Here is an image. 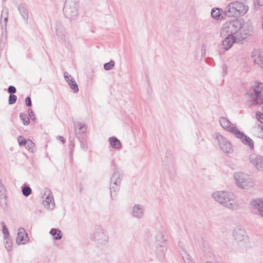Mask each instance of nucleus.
<instances>
[{
	"mask_svg": "<svg viewBox=\"0 0 263 263\" xmlns=\"http://www.w3.org/2000/svg\"><path fill=\"white\" fill-rule=\"evenodd\" d=\"M251 26L242 19H235L224 22L220 30L221 37L230 35L235 38L245 39L251 31Z\"/></svg>",
	"mask_w": 263,
	"mask_h": 263,
	"instance_id": "obj_1",
	"label": "nucleus"
},
{
	"mask_svg": "<svg viewBox=\"0 0 263 263\" xmlns=\"http://www.w3.org/2000/svg\"><path fill=\"white\" fill-rule=\"evenodd\" d=\"M211 196L214 201L229 210H236L239 207L236 195L232 192L226 190L216 191L212 193Z\"/></svg>",
	"mask_w": 263,
	"mask_h": 263,
	"instance_id": "obj_2",
	"label": "nucleus"
},
{
	"mask_svg": "<svg viewBox=\"0 0 263 263\" xmlns=\"http://www.w3.org/2000/svg\"><path fill=\"white\" fill-rule=\"evenodd\" d=\"M219 122L221 127L224 129L232 133L244 145L248 146L251 149H254V144L253 140L239 130L236 125L232 123L228 118L223 117H220L219 118Z\"/></svg>",
	"mask_w": 263,
	"mask_h": 263,
	"instance_id": "obj_3",
	"label": "nucleus"
},
{
	"mask_svg": "<svg viewBox=\"0 0 263 263\" xmlns=\"http://www.w3.org/2000/svg\"><path fill=\"white\" fill-rule=\"evenodd\" d=\"M236 185L242 190H250L254 186V182L249 175L243 172H236L234 174Z\"/></svg>",
	"mask_w": 263,
	"mask_h": 263,
	"instance_id": "obj_4",
	"label": "nucleus"
},
{
	"mask_svg": "<svg viewBox=\"0 0 263 263\" xmlns=\"http://www.w3.org/2000/svg\"><path fill=\"white\" fill-rule=\"evenodd\" d=\"M233 237L237 244L241 247H246L249 243V237L245 229L240 227H237L233 231Z\"/></svg>",
	"mask_w": 263,
	"mask_h": 263,
	"instance_id": "obj_5",
	"label": "nucleus"
},
{
	"mask_svg": "<svg viewBox=\"0 0 263 263\" xmlns=\"http://www.w3.org/2000/svg\"><path fill=\"white\" fill-rule=\"evenodd\" d=\"M215 140L217 141L219 148L223 153L232 154L234 152L231 143L220 134L217 133L214 135Z\"/></svg>",
	"mask_w": 263,
	"mask_h": 263,
	"instance_id": "obj_6",
	"label": "nucleus"
},
{
	"mask_svg": "<svg viewBox=\"0 0 263 263\" xmlns=\"http://www.w3.org/2000/svg\"><path fill=\"white\" fill-rule=\"evenodd\" d=\"M65 16L69 20H75L78 15V5L76 2L71 0L67 1L63 8Z\"/></svg>",
	"mask_w": 263,
	"mask_h": 263,
	"instance_id": "obj_7",
	"label": "nucleus"
},
{
	"mask_svg": "<svg viewBox=\"0 0 263 263\" xmlns=\"http://www.w3.org/2000/svg\"><path fill=\"white\" fill-rule=\"evenodd\" d=\"M92 239L99 245H105L108 241V236L106 231L100 226H97L92 234Z\"/></svg>",
	"mask_w": 263,
	"mask_h": 263,
	"instance_id": "obj_8",
	"label": "nucleus"
},
{
	"mask_svg": "<svg viewBox=\"0 0 263 263\" xmlns=\"http://www.w3.org/2000/svg\"><path fill=\"white\" fill-rule=\"evenodd\" d=\"M122 180V174L118 168H116L111 176L110 181V195L112 199L113 193H115V194H116V193L119 190Z\"/></svg>",
	"mask_w": 263,
	"mask_h": 263,
	"instance_id": "obj_9",
	"label": "nucleus"
},
{
	"mask_svg": "<svg viewBox=\"0 0 263 263\" xmlns=\"http://www.w3.org/2000/svg\"><path fill=\"white\" fill-rule=\"evenodd\" d=\"M55 35L58 41L63 46H68L70 44V37L64 27L57 24L55 27Z\"/></svg>",
	"mask_w": 263,
	"mask_h": 263,
	"instance_id": "obj_10",
	"label": "nucleus"
},
{
	"mask_svg": "<svg viewBox=\"0 0 263 263\" xmlns=\"http://www.w3.org/2000/svg\"><path fill=\"white\" fill-rule=\"evenodd\" d=\"M255 97L250 100L252 105L263 104V83H255L252 86Z\"/></svg>",
	"mask_w": 263,
	"mask_h": 263,
	"instance_id": "obj_11",
	"label": "nucleus"
},
{
	"mask_svg": "<svg viewBox=\"0 0 263 263\" xmlns=\"http://www.w3.org/2000/svg\"><path fill=\"white\" fill-rule=\"evenodd\" d=\"M42 204L48 210H53L55 207L54 197L51 191L49 189H45L42 195Z\"/></svg>",
	"mask_w": 263,
	"mask_h": 263,
	"instance_id": "obj_12",
	"label": "nucleus"
},
{
	"mask_svg": "<svg viewBox=\"0 0 263 263\" xmlns=\"http://www.w3.org/2000/svg\"><path fill=\"white\" fill-rule=\"evenodd\" d=\"M250 163L259 171H263V157L255 154H251L249 157Z\"/></svg>",
	"mask_w": 263,
	"mask_h": 263,
	"instance_id": "obj_13",
	"label": "nucleus"
},
{
	"mask_svg": "<svg viewBox=\"0 0 263 263\" xmlns=\"http://www.w3.org/2000/svg\"><path fill=\"white\" fill-rule=\"evenodd\" d=\"M156 240L157 241V252L160 255H164L167 250V245L162 233H160L156 236Z\"/></svg>",
	"mask_w": 263,
	"mask_h": 263,
	"instance_id": "obj_14",
	"label": "nucleus"
},
{
	"mask_svg": "<svg viewBox=\"0 0 263 263\" xmlns=\"http://www.w3.org/2000/svg\"><path fill=\"white\" fill-rule=\"evenodd\" d=\"M29 241V238L26 230L23 228H19L17 232V236L16 238V242L19 245L27 244Z\"/></svg>",
	"mask_w": 263,
	"mask_h": 263,
	"instance_id": "obj_15",
	"label": "nucleus"
},
{
	"mask_svg": "<svg viewBox=\"0 0 263 263\" xmlns=\"http://www.w3.org/2000/svg\"><path fill=\"white\" fill-rule=\"evenodd\" d=\"M251 208L263 218V200L260 198L252 199L250 202Z\"/></svg>",
	"mask_w": 263,
	"mask_h": 263,
	"instance_id": "obj_16",
	"label": "nucleus"
},
{
	"mask_svg": "<svg viewBox=\"0 0 263 263\" xmlns=\"http://www.w3.org/2000/svg\"><path fill=\"white\" fill-rule=\"evenodd\" d=\"M226 38L223 40L222 46L223 48L228 50L230 49L235 43L239 42L244 39L235 38V37L230 35H226Z\"/></svg>",
	"mask_w": 263,
	"mask_h": 263,
	"instance_id": "obj_17",
	"label": "nucleus"
},
{
	"mask_svg": "<svg viewBox=\"0 0 263 263\" xmlns=\"http://www.w3.org/2000/svg\"><path fill=\"white\" fill-rule=\"evenodd\" d=\"M233 3L237 9L238 14L244 15L248 11L249 7L243 2L236 1Z\"/></svg>",
	"mask_w": 263,
	"mask_h": 263,
	"instance_id": "obj_18",
	"label": "nucleus"
},
{
	"mask_svg": "<svg viewBox=\"0 0 263 263\" xmlns=\"http://www.w3.org/2000/svg\"><path fill=\"white\" fill-rule=\"evenodd\" d=\"M252 57L254 62L261 66L263 65V52L259 50H254L252 53Z\"/></svg>",
	"mask_w": 263,
	"mask_h": 263,
	"instance_id": "obj_19",
	"label": "nucleus"
},
{
	"mask_svg": "<svg viewBox=\"0 0 263 263\" xmlns=\"http://www.w3.org/2000/svg\"><path fill=\"white\" fill-rule=\"evenodd\" d=\"M144 212V209L142 205L140 204H135L132 209V215L134 217L141 218L143 217Z\"/></svg>",
	"mask_w": 263,
	"mask_h": 263,
	"instance_id": "obj_20",
	"label": "nucleus"
},
{
	"mask_svg": "<svg viewBox=\"0 0 263 263\" xmlns=\"http://www.w3.org/2000/svg\"><path fill=\"white\" fill-rule=\"evenodd\" d=\"M236 10L233 3H231L225 9V15L229 17L236 16L238 15Z\"/></svg>",
	"mask_w": 263,
	"mask_h": 263,
	"instance_id": "obj_21",
	"label": "nucleus"
},
{
	"mask_svg": "<svg viewBox=\"0 0 263 263\" xmlns=\"http://www.w3.org/2000/svg\"><path fill=\"white\" fill-rule=\"evenodd\" d=\"M109 142L111 146L115 149H119L121 147V143L119 140L115 137L109 138Z\"/></svg>",
	"mask_w": 263,
	"mask_h": 263,
	"instance_id": "obj_22",
	"label": "nucleus"
},
{
	"mask_svg": "<svg viewBox=\"0 0 263 263\" xmlns=\"http://www.w3.org/2000/svg\"><path fill=\"white\" fill-rule=\"evenodd\" d=\"M5 189L3 184L0 182V204L3 206L6 204L5 196Z\"/></svg>",
	"mask_w": 263,
	"mask_h": 263,
	"instance_id": "obj_23",
	"label": "nucleus"
},
{
	"mask_svg": "<svg viewBox=\"0 0 263 263\" xmlns=\"http://www.w3.org/2000/svg\"><path fill=\"white\" fill-rule=\"evenodd\" d=\"M76 131H78L80 134L85 133L87 130V125L85 124L77 123L74 124Z\"/></svg>",
	"mask_w": 263,
	"mask_h": 263,
	"instance_id": "obj_24",
	"label": "nucleus"
},
{
	"mask_svg": "<svg viewBox=\"0 0 263 263\" xmlns=\"http://www.w3.org/2000/svg\"><path fill=\"white\" fill-rule=\"evenodd\" d=\"M18 10L23 19L27 22L28 18V12L27 9L24 5H20L18 6Z\"/></svg>",
	"mask_w": 263,
	"mask_h": 263,
	"instance_id": "obj_25",
	"label": "nucleus"
},
{
	"mask_svg": "<svg viewBox=\"0 0 263 263\" xmlns=\"http://www.w3.org/2000/svg\"><path fill=\"white\" fill-rule=\"evenodd\" d=\"M50 234L53 237L55 240H59L62 238L61 232L58 229H51L50 231Z\"/></svg>",
	"mask_w": 263,
	"mask_h": 263,
	"instance_id": "obj_26",
	"label": "nucleus"
},
{
	"mask_svg": "<svg viewBox=\"0 0 263 263\" xmlns=\"http://www.w3.org/2000/svg\"><path fill=\"white\" fill-rule=\"evenodd\" d=\"M5 241V247L8 251L12 250V241L10 237L4 238Z\"/></svg>",
	"mask_w": 263,
	"mask_h": 263,
	"instance_id": "obj_27",
	"label": "nucleus"
},
{
	"mask_svg": "<svg viewBox=\"0 0 263 263\" xmlns=\"http://www.w3.org/2000/svg\"><path fill=\"white\" fill-rule=\"evenodd\" d=\"M221 10L218 8L212 9L211 11V16L215 19L219 18L221 14Z\"/></svg>",
	"mask_w": 263,
	"mask_h": 263,
	"instance_id": "obj_28",
	"label": "nucleus"
},
{
	"mask_svg": "<svg viewBox=\"0 0 263 263\" xmlns=\"http://www.w3.org/2000/svg\"><path fill=\"white\" fill-rule=\"evenodd\" d=\"M25 146L26 148L31 152H34L35 150V144L29 139H27V142Z\"/></svg>",
	"mask_w": 263,
	"mask_h": 263,
	"instance_id": "obj_29",
	"label": "nucleus"
},
{
	"mask_svg": "<svg viewBox=\"0 0 263 263\" xmlns=\"http://www.w3.org/2000/svg\"><path fill=\"white\" fill-rule=\"evenodd\" d=\"M64 78L69 86L76 82L72 77L67 72L64 73Z\"/></svg>",
	"mask_w": 263,
	"mask_h": 263,
	"instance_id": "obj_30",
	"label": "nucleus"
},
{
	"mask_svg": "<svg viewBox=\"0 0 263 263\" xmlns=\"http://www.w3.org/2000/svg\"><path fill=\"white\" fill-rule=\"evenodd\" d=\"M6 14V17L4 18V22L1 20V25L3 28L4 27H6L7 23L8 21V9L7 8L3 9V14Z\"/></svg>",
	"mask_w": 263,
	"mask_h": 263,
	"instance_id": "obj_31",
	"label": "nucleus"
},
{
	"mask_svg": "<svg viewBox=\"0 0 263 263\" xmlns=\"http://www.w3.org/2000/svg\"><path fill=\"white\" fill-rule=\"evenodd\" d=\"M20 118L23 121L24 124L27 125L29 124V118L27 115L24 113H21L20 115Z\"/></svg>",
	"mask_w": 263,
	"mask_h": 263,
	"instance_id": "obj_32",
	"label": "nucleus"
},
{
	"mask_svg": "<svg viewBox=\"0 0 263 263\" xmlns=\"http://www.w3.org/2000/svg\"><path fill=\"white\" fill-rule=\"evenodd\" d=\"M114 66L115 62L113 60H110L109 62L104 65V68L105 70H110L112 69Z\"/></svg>",
	"mask_w": 263,
	"mask_h": 263,
	"instance_id": "obj_33",
	"label": "nucleus"
},
{
	"mask_svg": "<svg viewBox=\"0 0 263 263\" xmlns=\"http://www.w3.org/2000/svg\"><path fill=\"white\" fill-rule=\"evenodd\" d=\"M2 228H3L2 232L4 235V238L10 237L9 231H8L5 223L4 222H2Z\"/></svg>",
	"mask_w": 263,
	"mask_h": 263,
	"instance_id": "obj_34",
	"label": "nucleus"
},
{
	"mask_svg": "<svg viewBox=\"0 0 263 263\" xmlns=\"http://www.w3.org/2000/svg\"><path fill=\"white\" fill-rule=\"evenodd\" d=\"M256 116L258 121L260 122L258 126H261L263 125V114L258 111L256 112Z\"/></svg>",
	"mask_w": 263,
	"mask_h": 263,
	"instance_id": "obj_35",
	"label": "nucleus"
},
{
	"mask_svg": "<svg viewBox=\"0 0 263 263\" xmlns=\"http://www.w3.org/2000/svg\"><path fill=\"white\" fill-rule=\"evenodd\" d=\"M23 194L26 196H28L31 193V189L30 187L26 186L22 189Z\"/></svg>",
	"mask_w": 263,
	"mask_h": 263,
	"instance_id": "obj_36",
	"label": "nucleus"
},
{
	"mask_svg": "<svg viewBox=\"0 0 263 263\" xmlns=\"http://www.w3.org/2000/svg\"><path fill=\"white\" fill-rule=\"evenodd\" d=\"M17 141L20 146H25L27 142V139L23 138V137L21 136H20L18 137Z\"/></svg>",
	"mask_w": 263,
	"mask_h": 263,
	"instance_id": "obj_37",
	"label": "nucleus"
},
{
	"mask_svg": "<svg viewBox=\"0 0 263 263\" xmlns=\"http://www.w3.org/2000/svg\"><path fill=\"white\" fill-rule=\"evenodd\" d=\"M17 100V97L13 94H11L9 96V100H8V103L9 104H13Z\"/></svg>",
	"mask_w": 263,
	"mask_h": 263,
	"instance_id": "obj_38",
	"label": "nucleus"
},
{
	"mask_svg": "<svg viewBox=\"0 0 263 263\" xmlns=\"http://www.w3.org/2000/svg\"><path fill=\"white\" fill-rule=\"evenodd\" d=\"M70 88L72 89L74 92H77L79 91V87L76 82L70 85Z\"/></svg>",
	"mask_w": 263,
	"mask_h": 263,
	"instance_id": "obj_39",
	"label": "nucleus"
},
{
	"mask_svg": "<svg viewBox=\"0 0 263 263\" xmlns=\"http://www.w3.org/2000/svg\"><path fill=\"white\" fill-rule=\"evenodd\" d=\"M8 92L9 93L13 94L16 92V88L13 86H10L8 88Z\"/></svg>",
	"mask_w": 263,
	"mask_h": 263,
	"instance_id": "obj_40",
	"label": "nucleus"
},
{
	"mask_svg": "<svg viewBox=\"0 0 263 263\" xmlns=\"http://www.w3.org/2000/svg\"><path fill=\"white\" fill-rule=\"evenodd\" d=\"M28 113H29V115L30 118H31V119L34 120L35 118V116L34 115V113H33V111L31 109H28Z\"/></svg>",
	"mask_w": 263,
	"mask_h": 263,
	"instance_id": "obj_41",
	"label": "nucleus"
},
{
	"mask_svg": "<svg viewBox=\"0 0 263 263\" xmlns=\"http://www.w3.org/2000/svg\"><path fill=\"white\" fill-rule=\"evenodd\" d=\"M25 102L27 106H30L31 105V101L30 97H27L25 99Z\"/></svg>",
	"mask_w": 263,
	"mask_h": 263,
	"instance_id": "obj_42",
	"label": "nucleus"
},
{
	"mask_svg": "<svg viewBox=\"0 0 263 263\" xmlns=\"http://www.w3.org/2000/svg\"><path fill=\"white\" fill-rule=\"evenodd\" d=\"M255 5H258V6H262L263 5V0H255Z\"/></svg>",
	"mask_w": 263,
	"mask_h": 263,
	"instance_id": "obj_43",
	"label": "nucleus"
},
{
	"mask_svg": "<svg viewBox=\"0 0 263 263\" xmlns=\"http://www.w3.org/2000/svg\"><path fill=\"white\" fill-rule=\"evenodd\" d=\"M57 138L59 140H61L63 143H65V139L62 136H59L57 137Z\"/></svg>",
	"mask_w": 263,
	"mask_h": 263,
	"instance_id": "obj_44",
	"label": "nucleus"
},
{
	"mask_svg": "<svg viewBox=\"0 0 263 263\" xmlns=\"http://www.w3.org/2000/svg\"><path fill=\"white\" fill-rule=\"evenodd\" d=\"M5 17H6V14H3V10L2 12V14H1V20L3 18H5Z\"/></svg>",
	"mask_w": 263,
	"mask_h": 263,
	"instance_id": "obj_45",
	"label": "nucleus"
},
{
	"mask_svg": "<svg viewBox=\"0 0 263 263\" xmlns=\"http://www.w3.org/2000/svg\"><path fill=\"white\" fill-rule=\"evenodd\" d=\"M205 263H221V262H214V261H208L205 262Z\"/></svg>",
	"mask_w": 263,
	"mask_h": 263,
	"instance_id": "obj_46",
	"label": "nucleus"
}]
</instances>
